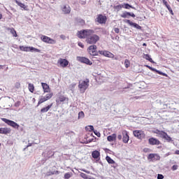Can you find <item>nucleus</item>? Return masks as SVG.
I'll return each instance as SVG.
<instances>
[{"instance_id": "obj_1", "label": "nucleus", "mask_w": 179, "mask_h": 179, "mask_svg": "<svg viewBox=\"0 0 179 179\" xmlns=\"http://www.w3.org/2000/svg\"><path fill=\"white\" fill-rule=\"evenodd\" d=\"M77 37L78 38H86V43L91 45H94L100 41V36L97 34H94V30L93 29H83L77 32Z\"/></svg>"}, {"instance_id": "obj_2", "label": "nucleus", "mask_w": 179, "mask_h": 179, "mask_svg": "<svg viewBox=\"0 0 179 179\" xmlns=\"http://www.w3.org/2000/svg\"><path fill=\"white\" fill-rule=\"evenodd\" d=\"M89 83H90V80L88 78L79 81L78 89L80 90V93H85L86 90L89 89Z\"/></svg>"}, {"instance_id": "obj_3", "label": "nucleus", "mask_w": 179, "mask_h": 179, "mask_svg": "<svg viewBox=\"0 0 179 179\" xmlns=\"http://www.w3.org/2000/svg\"><path fill=\"white\" fill-rule=\"evenodd\" d=\"M19 48L20 51H24L25 52H33V51H35V52H41V50L40 49L31 46L20 45Z\"/></svg>"}, {"instance_id": "obj_4", "label": "nucleus", "mask_w": 179, "mask_h": 179, "mask_svg": "<svg viewBox=\"0 0 179 179\" xmlns=\"http://www.w3.org/2000/svg\"><path fill=\"white\" fill-rule=\"evenodd\" d=\"M52 96H54V93L52 92L48 93L45 96H41L38 99V106L43 104V103H45V101H48V100H51Z\"/></svg>"}, {"instance_id": "obj_5", "label": "nucleus", "mask_w": 179, "mask_h": 179, "mask_svg": "<svg viewBox=\"0 0 179 179\" xmlns=\"http://www.w3.org/2000/svg\"><path fill=\"white\" fill-rule=\"evenodd\" d=\"M1 120L5 122V124H7V125H8L9 127H12V128H14L15 129H19V127H20L13 120H10L6 118H1Z\"/></svg>"}, {"instance_id": "obj_6", "label": "nucleus", "mask_w": 179, "mask_h": 179, "mask_svg": "<svg viewBox=\"0 0 179 179\" xmlns=\"http://www.w3.org/2000/svg\"><path fill=\"white\" fill-rule=\"evenodd\" d=\"M133 135L137 139L142 141V139H145L146 138V134H145V131L142 130H134L133 131Z\"/></svg>"}, {"instance_id": "obj_7", "label": "nucleus", "mask_w": 179, "mask_h": 179, "mask_svg": "<svg viewBox=\"0 0 179 179\" xmlns=\"http://www.w3.org/2000/svg\"><path fill=\"white\" fill-rule=\"evenodd\" d=\"M87 52L90 55H92V57L99 55V52H97V45H90L87 48Z\"/></svg>"}, {"instance_id": "obj_8", "label": "nucleus", "mask_w": 179, "mask_h": 179, "mask_svg": "<svg viewBox=\"0 0 179 179\" xmlns=\"http://www.w3.org/2000/svg\"><path fill=\"white\" fill-rule=\"evenodd\" d=\"M55 101L57 105L61 104V103H64V101H66V103H68V101H69V98L65 96L62 94H59L56 98Z\"/></svg>"}, {"instance_id": "obj_9", "label": "nucleus", "mask_w": 179, "mask_h": 179, "mask_svg": "<svg viewBox=\"0 0 179 179\" xmlns=\"http://www.w3.org/2000/svg\"><path fill=\"white\" fill-rule=\"evenodd\" d=\"M95 21L99 24H106V23H107V16L99 14L97 15Z\"/></svg>"}, {"instance_id": "obj_10", "label": "nucleus", "mask_w": 179, "mask_h": 179, "mask_svg": "<svg viewBox=\"0 0 179 179\" xmlns=\"http://www.w3.org/2000/svg\"><path fill=\"white\" fill-rule=\"evenodd\" d=\"M41 40L43 43H46L47 44H55L57 43V41H55L45 35H42L41 36Z\"/></svg>"}, {"instance_id": "obj_11", "label": "nucleus", "mask_w": 179, "mask_h": 179, "mask_svg": "<svg viewBox=\"0 0 179 179\" xmlns=\"http://www.w3.org/2000/svg\"><path fill=\"white\" fill-rule=\"evenodd\" d=\"M148 160H150V162H157L160 160V155H159V154L151 153L148 155Z\"/></svg>"}, {"instance_id": "obj_12", "label": "nucleus", "mask_w": 179, "mask_h": 179, "mask_svg": "<svg viewBox=\"0 0 179 179\" xmlns=\"http://www.w3.org/2000/svg\"><path fill=\"white\" fill-rule=\"evenodd\" d=\"M78 61L79 62H82V64H86L87 65H93V63L90 61V59H87V57H78Z\"/></svg>"}, {"instance_id": "obj_13", "label": "nucleus", "mask_w": 179, "mask_h": 179, "mask_svg": "<svg viewBox=\"0 0 179 179\" xmlns=\"http://www.w3.org/2000/svg\"><path fill=\"white\" fill-rule=\"evenodd\" d=\"M99 54L107 58H114V54L108 50H99Z\"/></svg>"}, {"instance_id": "obj_14", "label": "nucleus", "mask_w": 179, "mask_h": 179, "mask_svg": "<svg viewBox=\"0 0 179 179\" xmlns=\"http://www.w3.org/2000/svg\"><path fill=\"white\" fill-rule=\"evenodd\" d=\"M57 64H59L62 68H66V66L69 65V62L66 59L60 58L57 61Z\"/></svg>"}, {"instance_id": "obj_15", "label": "nucleus", "mask_w": 179, "mask_h": 179, "mask_svg": "<svg viewBox=\"0 0 179 179\" xmlns=\"http://www.w3.org/2000/svg\"><path fill=\"white\" fill-rule=\"evenodd\" d=\"M124 22L127 23V24H129V26H133V27H135V29H137L138 30H141V29H142V27H141V25H139L135 22H132L129 20H124Z\"/></svg>"}, {"instance_id": "obj_16", "label": "nucleus", "mask_w": 179, "mask_h": 179, "mask_svg": "<svg viewBox=\"0 0 179 179\" xmlns=\"http://www.w3.org/2000/svg\"><path fill=\"white\" fill-rule=\"evenodd\" d=\"M122 142L123 143H128L129 142V135H128V131L127 130L122 131Z\"/></svg>"}, {"instance_id": "obj_17", "label": "nucleus", "mask_w": 179, "mask_h": 179, "mask_svg": "<svg viewBox=\"0 0 179 179\" xmlns=\"http://www.w3.org/2000/svg\"><path fill=\"white\" fill-rule=\"evenodd\" d=\"M148 143L153 146L155 145H161L162 143L159 139L152 137L148 139Z\"/></svg>"}, {"instance_id": "obj_18", "label": "nucleus", "mask_w": 179, "mask_h": 179, "mask_svg": "<svg viewBox=\"0 0 179 179\" xmlns=\"http://www.w3.org/2000/svg\"><path fill=\"white\" fill-rule=\"evenodd\" d=\"M120 16L123 18V19H128L129 17V16H131V17H136V15H135V14L134 13H129V12H124L122 13Z\"/></svg>"}, {"instance_id": "obj_19", "label": "nucleus", "mask_w": 179, "mask_h": 179, "mask_svg": "<svg viewBox=\"0 0 179 179\" xmlns=\"http://www.w3.org/2000/svg\"><path fill=\"white\" fill-rule=\"evenodd\" d=\"M41 86L43 90V93H51V88L48 84L45 83H41Z\"/></svg>"}, {"instance_id": "obj_20", "label": "nucleus", "mask_w": 179, "mask_h": 179, "mask_svg": "<svg viewBox=\"0 0 179 179\" xmlns=\"http://www.w3.org/2000/svg\"><path fill=\"white\" fill-rule=\"evenodd\" d=\"M12 130L10 128L8 127H0V134L3 135H8V134H10Z\"/></svg>"}, {"instance_id": "obj_21", "label": "nucleus", "mask_w": 179, "mask_h": 179, "mask_svg": "<svg viewBox=\"0 0 179 179\" xmlns=\"http://www.w3.org/2000/svg\"><path fill=\"white\" fill-rule=\"evenodd\" d=\"M62 10L65 15H68L69 13H71V7L68 5H64L62 7Z\"/></svg>"}, {"instance_id": "obj_22", "label": "nucleus", "mask_w": 179, "mask_h": 179, "mask_svg": "<svg viewBox=\"0 0 179 179\" xmlns=\"http://www.w3.org/2000/svg\"><path fill=\"white\" fill-rule=\"evenodd\" d=\"M107 140L108 141V142H114V141L117 140V134H113L112 135L108 136L107 137Z\"/></svg>"}, {"instance_id": "obj_23", "label": "nucleus", "mask_w": 179, "mask_h": 179, "mask_svg": "<svg viewBox=\"0 0 179 179\" xmlns=\"http://www.w3.org/2000/svg\"><path fill=\"white\" fill-rule=\"evenodd\" d=\"M15 3H17V5H18V6H20L21 8H22V9H24V10H27V6H26V5H24V3L20 2L17 0L15 1Z\"/></svg>"}, {"instance_id": "obj_24", "label": "nucleus", "mask_w": 179, "mask_h": 179, "mask_svg": "<svg viewBox=\"0 0 179 179\" xmlns=\"http://www.w3.org/2000/svg\"><path fill=\"white\" fill-rule=\"evenodd\" d=\"M92 157L93 159H99L100 157V152L94 150L92 152Z\"/></svg>"}, {"instance_id": "obj_25", "label": "nucleus", "mask_w": 179, "mask_h": 179, "mask_svg": "<svg viewBox=\"0 0 179 179\" xmlns=\"http://www.w3.org/2000/svg\"><path fill=\"white\" fill-rule=\"evenodd\" d=\"M7 30L13 34V37H17V33L16 32V30H15V28L8 27L7 28Z\"/></svg>"}, {"instance_id": "obj_26", "label": "nucleus", "mask_w": 179, "mask_h": 179, "mask_svg": "<svg viewBox=\"0 0 179 179\" xmlns=\"http://www.w3.org/2000/svg\"><path fill=\"white\" fill-rule=\"evenodd\" d=\"M143 58H144V59H146L147 61H149L150 62H151V64H155V61H153V59L150 57V55H149L148 54L144 55Z\"/></svg>"}, {"instance_id": "obj_27", "label": "nucleus", "mask_w": 179, "mask_h": 179, "mask_svg": "<svg viewBox=\"0 0 179 179\" xmlns=\"http://www.w3.org/2000/svg\"><path fill=\"white\" fill-rule=\"evenodd\" d=\"M51 107H52V103L45 108H41V112L47 113L50 110V108H51Z\"/></svg>"}, {"instance_id": "obj_28", "label": "nucleus", "mask_w": 179, "mask_h": 179, "mask_svg": "<svg viewBox=\"0 0 179 179\" xmlns=\"http://www.w3.org/2000/svg\"><path fill=\"white\" fill-rule=\"evenodd\" d=\"M106 160L108 162L109 164H115V161H114L113 159H111L110 157L106 156Z\"/></svg>"}, {"instance_id": "obj_29", "label": "nucleus", "mask_w": 179, "mask_h": 179, "mask_svg": "<svg viewBox=\"0 0 179 179\" xmlns=\"http://www.w3.org/2000/svg\"><path fill=\"white\" fill-rule=\"evenodd\" d=\"M163 139L166 141V142H173V138H171V137H170V136H169V134H167V133L163 137Z\"/></svg>"}, {"instance_id": "obj_30", "label": "nucleus", "mask_w": 179, "mask_h": 179, "mask_svg": "<svg viewBox=\"0 0 179 179\" xmlns=\"http://www.w3.org/2000/svg\"><path fill=\"white\" fill-rule=\"evenodd\" d=\"M123 8L124 9H135V7L129 5V3H123Z\"/></svg>"}, {"instance_id": "obj_31", "label": "nucleus", "mask_w": 179, "mask_h": 179, "mask_svg": "<svg viewBox=\"0 0 179 179\" xmlns=\"http://www.w3.org/2000/svg\"><path fill=\"white\" fill-rule=\"evenodd\" d=\"M28 89L31 93H34V85L31 83H29Z\"/></svg>"}, {"instance_id": "obj_32", "label": "nucleus", "mask_w": 179, "mask_h": 179, "mask_svg": "<svg viewBox=\"0 0 179 179\" xmlns=\"http://www.w3.org/2000/svg\"><path fill=\"white\" fill-rule=\"evenodd\" d=\"M124 66L125 68H129V66H131V62L127 59L124 60Z\"/></svg>"}, {"instance_id": "obj_33", "label": "nucleus", "mask_w": 179, "mask_h": 179, "mask_svg": "<svg viewBox=\"0 0 179 179\" xmlns=\"http://www.w3.org/2000/svg\"><path fill=\"white\" fill-rule=\"evenodd\" d=\"M77 23H79L81 26H85V20L80 18L77 19Z\"/></svg>"}, {"instance_id": "obj_34", "label": "nucleus", "mask_w": 179, "mask_h": 179, "mask_svg": "<svg viewBox=\"0 0 179 179\" xmlns=\"http://www.w3.org/2000/svg\"><path fill=\"white\" fill-rule=\"evenodd\" d=\"M65 135H66V136H70V138H71L72 136H74L75 132L70 131L69 132L65 133Z\"/></svg>"}, {"instance_id": "obj_35", "label": "nucleus", "mask_w": 179, "mask_h": 179, "mask_svg": "<svg viewBox=\"0 0 179 179\" xmlns=\"http://www.w3.org/2000/svg\"><path fill=\"white\" fill-rule=\"evenodd\" d=\"M122 8H124L123 4H119L114 6V9H116L117 10H121Z\"/></svg>"}, {"instance_id": "obj_36", "label": "nucleus", "mask_w": 179, "mask_h": 179, "mask_svg": "<svg viewBox=\"0 0 179 179\" xmlns=\"http://www.w3.org/2000/svg\"><path fill=\"white\" fill-rule=\"evenodd\" d=\"M155 72H156L157 73H158V75H162V76H167L166 73H164L160 71L156 70L155 71Z\"/></svg>"}, {"instance_id": "obj_37", "label": "nucleus", "mask_w": 179, "mask_h": 179, "mask_svg": "<svg viewBox=\"0 0 179 179\" xmlns=\"http://www.w3.org/2000/svg\"><path fill=\"white\" fill-rule=\"evenodd\" d=\"M85 117V113L83 111H80L78 113V119L79 118H84Z\"/></svg>"}, {"instance_id": "obj_38", "label": "nucleus", "mask_w": 179, "mask_h": 179, "mask_svg": "<svg viewBox=\"0 0 179 179\" xmlns=\"http://www.w3.org/2000/svg\"><path fill=\"white\" fill-rule=\"evenodd\" d=\"M71 177H72V174H71V173H66L64 174L65 179H69Z\"/></svg>"}, {"instance_id": "obj_39", "label": "nucleus", "mask_w": 179, "mask_h": 179, "mask_svg": "<svg viewBox=\"0 0 179 179\" xmlns=\"http://www.w3.org/2000/svg\"><path fill=\"white\" fill-rule=\"evenodd\" d=\"M162 2H163L164 5L166 6V8L167 9L171 7V6L169 5V3L167 2V1H166V0H162Z\"/></svg>"}, {"instance_id": "obj_40", "label": "nucleus", "mask_w": 179, "mask_h": 179, "mask_svg": "<svg viewBox=\"0 0 179 179\" xmlns=\"http://www.w3.org/2000/svg\"><path fill=\"white\" fill-rule=\"evenodd\" d=\"M166 131H162L161 133H159V136H160V138H162V139H163V138H164V136H166Z\"/></svg>"}, {"instance_id": "obj_41", "label": "nucleus", "mask_w": 179, "mask_h": 179, "mask_svg": "<svg viewBox=\"0 0 179 179\" xmlns=\"http://www.w3.org/2000/svg\"><path fill=\"white\" fill-rule=\"evenodd\" d=\"M146 68H148V69H150V71H152V72H155V71H156V69L152 68V66H149V65H145Z\"/></svg>"}, {"instance_id": "obj_42", "label": "nucleus", "mask_w": 179, "mask_h": 179, "mask_svg": "<svg viewBox=\"0 0 179 179\" xmlns=\"http://www.w3.org/2000/svg\"><path fill=\"white\" fill-rule=\"evenodd\" d=\"M94 134H95L96 136H98V138H100V136H101V134H100V132L97 131V130H94Z\"/></svg>"}, {"instance_id": "obj_43", "label": "nucleus", "mask_w": 179, "mask_h": 179, "mask_svg": "<svg viewBox=\"0 0 179 179\" xmlns=\"http://www.w3.org/2000/svg\"><path fill=\"white\" fill-rule=\"evenodd\" d=\"M167 9L171 15H172V16H174V12H173V9H171V7H169Z\"/></svg>"}, {"instance_id": "obj_44", "label": "nucleus", "mask_w": 179, "mask_h": 179, "mask_svg": "<svg viewBox=\"0 0 179 179\" xmlns=\"http://www.w3.org/2000/svg\"><path fill=\"white\" fill-rule=\"evenodd\" d=\"M80 176V177H82V178L87 179V175H86L85 173H81Z\"/></svg>"}, {"instance_id": "obj_45", "label": "nucleus", "mask_w": 179, "mask_h": 179, "mask_svg": "<svg viewBox=\"0 0 179 179\" xmlns=\"http://www.w3.org/2000/svg\"><path fill=\"white\" fill-rule=\"evenodd\" d=\"M88 131H90V132H91V131H94V127L92 125L90 126H88V128H87Z\"/></svg>"}, {"instance_id": "obj_46", "label": "nucleus", "mask_w": 179, "mask_h": 179, "mask_svg": "<svg viewBox=\"0 0 179 179\" xmlns=\"http://www.w3.org/2000/svg\"><path fill=\"white\" fill-rule=\"evenodd\" d=\"M178 169V165H173L171 168V169L173 170V171H176V170H177Z\"/></svg>"}, {"instance_id": "obj_47", "label": "nucleus", "mask_w": 179, "mask_h": 179, "mask_svg": "<svg viewBox=\"0 0 179 179\" xmlns=\"http://www.w3.org/2000/svg\"><path fill=\"white\" fill-rule=\"evenodd\" d=\"M78 45L81 48H85V45L82 42H78Z\"/></svg>"}, {"instance_id": "obj_48", "label": "nucleus", "mask_w": 179, "mask_h": 179, "mask_svg": "<svg viewBox=\"0 0 179 179\" xmlns=\"http://www.w3.org/2000/svg\"><path fill=\"white\" fill-rule=\"evenodd\" d=\"M164 178V176L162 174H158L157 175V179H163Z\"/></svg>"}, {"instance_id": "obj_49", "label": "nucleus", "mask_w": 179, "mask_h": 179, "mask_svg": "<svg viewBox=\"0 0 179 179\" xmlns=\"http://www.w3.org/2000/svg\"><path fill=\"white\" fill-rule=\"evenodd\" d=\"M114 31L118 34L120 33V28H114Z\"/></svg>"}, {"instance_id": "obj_50", "label": "nucleus", "mask_w": 179, "mask_h": 179, "mask_svg": "<svg viewBox=\"0 0 179 179\" xmlns=\"http://www.w3.org/2000/svg\"><path fill=\"white\" fill-rule=\"evenodd\" d=\"M162 131H160V130H159V129H157V130L155 131V134H157V135H160V134H161Z\"/></svg>"}, {"instance_id": "obj_51", "label": "nucleus", "mask_w": 179, "mask_h": 179, "mask_svg": "<svg viewBox=\"0 0 179 179\" xmlns=\"http://www.w3.org/2000/svg\"><path fill=\"white\" fill-rule=\"evenodd\" d=\"M118 141H121L122 139V136L121 134L117 135Z\"/></svg>"}, {"instance_id": "obj_52", "label": "nucleus", "mask_w": 179, "mask_h": 179, "mask_svg": "<svg viewBox=\"0 0 179 179\" xmlns=\"http://www.w3.org/2000/svg\"><path fill=\"white\" fill-rule=\"evenodd\" d=\"M51 174H52V175H54V174H59V171H54V172H51Z\"/></svg>"}, {"instance_id": "obj_53", "label": "nucleus", "mask_w": 179, "mask_h": 179, "mask_svg": "<svg viewBox=\"0 0 179 179\" xmlns=\"http://www.w3.org/2000/svg\"><path fill=\"white\" fill-rule=\"evenodd\" d=\"M175 155H179V150H176V151L175 152Z\"/></svg>"}, {"instance_id": "obj_54", "label": "nucleus", "mask_w": 179, "mask_h": 179, "mask_svg": "<svg viewBox=\"0 0 179 179\" xmlns=\"http://www.w3.org/2000/svg\"><path fill=\"white\" fill-rule=\"evenodd\" d=\"M114 169L118 167V164H115V166H113Z\"/></svg>"}, {"instance_id": "obj_55", "label": "nucleus", "mask_w": 179, "mask_h": 179, "mask_svg": "<svg viewBox=\"0 0 179 179\" xmlns=\"http://www.w3.org/2000/svg\"><path fill=\"white\" fill-rule=\"evenodd\" d=\"M1 19H2V14L1 13H0V20H1Z\"/></svg>"}, {"instance_id": "obj_56", "label": "nucleus", "mask_w": 179, "mask_h": 179, "mask_svg": "<svg viewBox=\"0 0 179 179\" xmlns=\"http://www.w3.org/2000/svg\"><path fill=\"white\" fill-rule=\"evenodd\" d=\"M143 47H146V43L143 44Z\"/></svg>"}, {"instance_id": "obj_57", "label": "nucleus", "mask_w": 179, "mask_h": 179, "mask_svg": "<svg viewBox=\"0 0 179 179\" xmlns=\"http://www.w3.org/2000/svg\"><path fill=\"white\" fill-rule=\"evenodd\" d=\"M2 65H0V71H1V69H2Z\"/></svg>"}, {"instance_id": "obj_58", "label": "nucleus", "mask_w": 179, "mask_h": 179, "mask_svg": "<svg viewBox=\"0 0 179 179\" xmlns=\"http://www.w3.org/2000/svg\"><path fill=\"white\" fill-rule=\"evenodd\" d=\"M85 173H89L88 171H86L85 170H83Z\"/></svg>"}, {"instance_id": "obj_59", "label": "nucleus", "mask_w": 179, "mask_h": 179, "mask_svg": "<svg viewBox=\"0 0 179 179\" xmlns=\"http://www.w3.org/2000/svg\"><path fill=\"white\" fill-rule=\"evenodd\" d=\"M115 59L117 61V59H118V58L117 57H115Z\"/></svg>"}, {"instance_id": "obj_60", "label": "nucleus", "mask_w": 179, "mask_h": 179, "mask_svg": "<svg viewBox=\"0 0 179 179\" xmlns=\"http://www.w3.org/2000/svg\"><path fill=\"white\" fill-rule=\"evenodd\" d=\"M17 85L18 86H20V83H17Z\"/></svg>"}, {"instance_id": "obj_61", "label": "nucleus", "mask_w": 179, "mask_h": 179, "mask_svg": "<svg viewBox=\"0 0 179 179\" xmlns=\"http://www.w3.org/2000/svg\"><path fill=\"white\" fill-rule=\"evenodd\" d=\"M177 1V2H178L179 3V0H176Z\"/></svg>"}, {"instance_id": "obj_62", "label": "nucleus", "mask_w": 179, "mask_h": 179, "mask_svg": "<svg viewBox=\"0 0 179 179\" xmlns=\"http://www.w3.org/2000/svg\"><path fill=\"white\" fill-rule=\"evenodd\" d=\"M152 2H155V0H152Z\"/></svg>"}, {"instance_id": "obj_63", "label": "nucleus", "mask_w": 179, "mask_h": 179, "mask_svg": "<svg viewBox=\"0 0 179 179\" xmlns=\"http://www.w3.org/2000/svg\"><path fill=\"white\" fill-rule=\"evenodd\" d=\"M0 146H1V143H0Z\"/></svg>"}, {"instance_id": "obj_64", "label": "nucleus", "mask_w": 179, "mask_h": 179, "mask_svg": "<svg viewBox=\"0 0 179 179\" xmlns=\"http://www.w3.org/2000/svg\"><path fill=\"white\" fill-rule=\"evenodd\" d=\"M91 179H94V178H91Z\"/></svg>"}]
</instances>
